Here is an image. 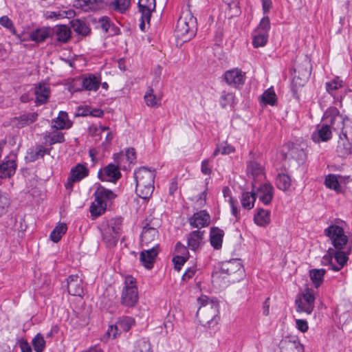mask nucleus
<instances>
[{"instance_id": "f257e3e1", "label": "nucleus", "mask_w": 352, "mask_h": 352, "mask_svg": "<svg viewBox=\"0 0 352 352\" xmlns=\"http://www.w3.org/2000/svg\"><path fill=\"white\" fill-rule=\"evenodd\" d=\"M324 234L329 238L334 249L329 248L323 258L329 261L332 270L338 272L346 263L348 255L351 252V245L348 243V236L344 229L339 226H329L324 230Z\"/></svg>"}, {"instance_id": "f03ea898", "label": "nucleus", "mask_w": 352, "mask_h": 352, "mask_svg": "<svg viewBox=\"0 0 352 352\" xmlns=\"http://www.w3.org/2000/svg\"><path fill=\"white\" fill-rule=\"evenodd\" d=\"M198 302L200 306L197 311V316L200 323L205 327H213L217 323L218 303L206 296L199 297Z\"/></svg>"}, {"instance_id": "7ed1b4c3", "label": "nucleus", "mask_w": 352, "mask_h": 352, "mask_svg": "<svg viewBox=\"0 0 352 352\" xmlns=\"http://www.w3.org/2000/svg\"><path fill=\"white\" fill-rule=\"evenodd\" d=\"M155 177V172L146 167H141L135 170V191L140 197L146 199L151 196L154 190Z\"/></svg>"}, {"instance_id": "20e7f679", "label": "nucleus", "mask_w": 352, "mask_h": 352, "mask_svg": "<svg viewBox=\"0 0 352 352\" xmlns=\"http://www.w3.org/2000/svg\"><path fill=\"white\" fill-rule=\"evenodd\" d=\"M196 19L189 10L182 12L175 27V37L182 42H186L195 35Z\"/></svg>"}, {"instance_id": "39448f33", "label": "nucleus", "mask_w": 352, "mask_h": 352, "mask_svg": "<svg viewBox=\"0 0 352 352\" xmlns=\"http://www.w3.org/2000/svg\"><path fill=\"white\" fill-rule=\"evenodd\" d=\"M243 271V265L239 260L232 259L224 261L221 263L220 269L213 272L212 283L220 288L224 287L230 282L229 280H226L228 276L236 273H242Z\"/></svg>"}, {"instance_id": "423d86ee", "label": "nucleus", "mask_w": 352, "mask_h": 352, "mask_svg": "<svg viewBox=\"0 0 352 352\" xmlns=\"http://www.w3.org/2000/svg\"><path fill=\"white\" fill-rule=\"evenodd\" d=\"M332 116L331 124L333 130L338 133L340 138L352 140V120L343 118L336 108L330 110Z\"/></svg>"}, {"instance_id": "0eeeda50", "label": "nucleus", "mask_w": 352, "mask_h": 352, "mask_svg": "<svg viewBox=\"0 0 352 352\" xmlns=\"http://www.w3.org/2000/svg\"><path fill=\"white\" fill-rule=\"evenodd\" d=\"M138 301V292L135 278L132 276H126L124 279L122 291L120 302L127 307H134Z\"/></svg>"}, {"instance_id": "6e6552de", "label": "nucleus", "mask_w": 352, "mask_h": 352, "mask_svg": "<svg viewBox=\"0 0 352 352\" xmlns=\"http://www.w3.org/2000/svg\"><path fill=\"white\" fill-rule=\"evenodd\" d=\"M316 297L314 291L307 288L301 296H298L296 300V311L299 313H306L309 315L314 309Z\"/></svg>"}, {"instance_id": "1a4fd4ad", "label": "nucleus", "mask_w": 352, "mask_h": 352, "mask_svg": "<svg viewBox=\"0 0 352 352\" xmlns=\"http://www.w3.org/2000/svg\"><path fill=\"white\" fill-rule=\"evenodd\" d=\"M124 156L122 153H117L114 155V160L116 162L117 165L110 164L107 165L104 170H100L98 177L102 181L107 182H116L121 177V173L119 170V166H121L120 158Z\"/></svg>"}, {"instance_id": "9d476101", "label": "nucleus", "mask_w": 352, "mask_h": 352, "mask_svg": "<svg viewBox=\"0 0 352 352\" xmlns=\"http://www.w3.org/2000/svg\"><path fill=\"white\" fill-rule=\"evenodd\" d=\"M121 232L120 223L111 222V223L102 231V240L108 248L116 245Z\"/></svg>"}, {"instance_id": "9b49d317", "label": "nucleus", "mask_w": 352, "mask_h": 352, "mask_svg": "<svg viewBox=\"0 0 352 352\" xmlns=\"http://www.w3.org/2000/svg\"><path fill=\"white\" fill-rule=\"evenodd\" d=\"M7 160L0 164V184L3 179L10 178L16 172V155L14 153L7 157Z\"/></svg>"}, {"instance_id": "f8f14e48", "label": "nucleus", "mask_w": 352, "mask_h": 352, "mask_svg": "<svg viewBox=\"0 0 352 352\" xmlns=\"http://www.w3.org/2000/svg\"><path fill=\"white\" fill-rule=\"evenodd\" d=\"M88 173L89 170L85 165H76L71 170L70 177L68 178L67 182L65 184V188L67 189H72L74 182L80 181L84 177H87Z\"/></svg>"}, {"instance_id": "ddd939ff", "label": "nucleus", "mask_w": 352, "mask_h": 352, "mask_svg": "<svg viewBox=\"0 0 352 352\" xmlns=\"http://www.w3.org/2000/svg\"><path fill=\"white\" fill-rule=\"evenodd\" d=\"M224 78L229 85L238 87L244 83L245 75L241 69L235 68L226 72Z\"/></svg>"}, {"instance_id": "4468645a", "label": "nucleus", "mask_w": 352, "mask_h": 352, "mask_svg": "<svg viewBox=\"0 0 352 352\" xmlns=\"http://www.w3.org/2000/svg\"><path fill=\"white\" fill-rule=\"evenodd\" d=\"M158 247V245L155 244L151 248L141 252L140 261L145 268L148 270L153 268L155 258L159 252Z\"/></svg>"}, {"instance_id": "2eb2a0df", "label": "nucleus", "mask_w": 352, "mask_h": 352, "mask_svg": "<svg viewBox=\"0 0 352 352\" xmlns=\"http://www.w3.org/2000/svg\"><path fill=\"white\" fill-rule=\"evenodd\" d=\"M311 63L307 56L298 60L294 69V72L297 74L298 78L304 82L309 78L311 74Z\"/></svg>"}, {"instance_id": "dca6fc26", "label": "nucleus", "mask_w": 352, "mask_h": 352, "mask_svg": "<svg viewBox=\"0 0 352 352\" xmlns=\"http://www.w3.org/2000/svg\"><path fill=\"white\" fill-rule=\"evenodd\" d=\"M67 290L72 296H81L83 294L82 278L78 274L69 276L67 278Z\"/></svg>"}, {"instance_id": "f3484780", "label": "nucleus", "mask_w": 352, "mask_h": 352, "mask_svg": "<svg viewBox=\"0 0 352 352\" xmlns=\"http://www.w3.org/2000/svg\"><path fill=\"white\" fill-rule=\"evenodd\" d=\"M204 233L199 230L190 232L186 237L188 248L194 252L198 251L204 243Z\"/></svg>"}, {"instance_id": "a211bd4d", "label": "nucleus", "mask_w": 352, "mask_h": 352, "mask_svg": "<svg viewBox=\"0 0 352 352\" xmlns=\"http://www.w3.org/2000/svg\"><path fill=\"white\" fill-rule=\"evenodd\" d=\"M331 124H322L318 126L316 130L311 135L312 140L316 143L327 142L332 137Z\"/></svg>"}, {"instance_id": "6ab92c4d", "label": "nucleus", "mask_w": 352, "mask_h": 352, "mask_svg": "<svg viewBox=\"0 0 352 352\" xmlns=\"http://www.w3.org/2000/svg\"><path fill=\"white\" fill-rule=\"evenodd\" d=\"M82 89L89 91H96L101 84L100 75L93 74H85L82 77Z\"/></svg>"}, {"instance_id": "aec40b11", "label": "nucleus", "mask_w": 352, "mask_h": 352, "mask_svg": "<svg viewBox=\"0 0 352 352\" xmlns=\"http://www.w3.org/2000/svg\"><path fill=\"white\" fill-rule=\"evenodd\" d=\"M210 217L206 210H201L195 213L189 218L190 225L196 228L207 227L210 224Z\"/></svg>"}, {"instance_id": "412c9836", "label": "nucleus", "mask_w": 352, "mask_h": 352, "mask_svg": "<svg viewBox=\"0 0 352 352\" xmlns=\"http://www.w3.org/2000/svg\"><path fill=\"white\" fill-rule=\"evenodd\" d=\"M50 88L47 84L39 83L34 88L36 96L35 102L37 105L45 104L47 102L50 96Z\"/></svg>"}, {"instance_id": "4be33fe9", "label": "nucleus", "mask_w": 352, "mask_h": 352, "mask_svg": "<svg viewBox=\"0 0 352 352\" xmlns=\"http://www.w3.org/2000/svg\"><path fill=\"white\" fill-rule=\"evenodd\" d=\"M274 188L272 185L269 184H264L261 185L255 192L256 196L264 204H269L273 198Z\"/></svg>"}, {"instance_id": "5701e85b", "label": "nucleus", "mask_w": 352, "mask_h": 352, "mask_svg": "<svg viewBox=\"0 0 352 352\" xmlns=\"http://www.w3.org/2000/svg\"><path fill=\"white\" fill-rule=\"evenodd\" d=\"M138 6L143 21L149 23L151 12L155 9V0H139Z\"/></svg>"}, {"instance_id": "b1692460", "label": "nucleus", "mask_w": 352, "mask_h": 352, "mask_svg": "<svg viewBox=\"0 0 352 352\" xmlns=\"http://www.w3.org/2000/svg\"><path fill=\"white\" fill-rule=\"evenodd\" d=\"M52 34L53 30L52 28L49 27H42L30 33V40L36 43H41L52 36Z\"/></svg>"}, {"instance_id": "393cba45", "label": "nucleus", "mask_w": 352, "mask_h": 352, "mask_svg": "<svg viewBox=\"0 0 352 352\" xmlns=\"http://www.w3.org/2000/svg\"><path fill=\"white\" fill-rule=\"evenodd\" d=\"M280 352H304L303 345L298 340L285 339L280 343Z\"/></svg>"}, {"instance_id": "a878e982", "label": "nucleus", "mask_w": 352, "mask_h": 352, "mask_svg": "<svg viewBox=\"0 0 352 352\" xmlns=\"http://www.w3.org/2000/svg\"><path fill=\"white\" fill-rule=\"evenodd\" d=\"M158 236L157 230L147 225L144 227L141 234V244L142 246H148L150 243L157 239Z\"/></svg>"}, {"instance_id": "bb28decb", "label": "nucleus", "mask_w": 352, "mask_h": 352, "mask_svg": "<svg viewBox=\"0 0 352 352\" xmlns=\"http://www.w3.org/2000/svg\"><path fill=\"white\" fill-rule=\"evenodd\" d=\"M247 173L254 180H262L265 178L263 167L254 160L248 162L247 164Z\"/></svg>"}, {"instance_id": "cd10ccee", "label": "nucleus", "mask_w": 352, "mask_h": 352, "mask_svg": "<svg viewBox=\"0 0 352 352\" xmlns=\"http://www.w3.org/2000/svg\"><path fill=\"white\" fill-rule=\"evenodd\" d=\"M342 181L343 178L342 176L330 174L326 177L325 185L327 188L339 193L342 191Z\"/></svg>"}, {"instance_id": "c85d7f7f", "label": "nucleus", "mask_w": 352, "mask_h": 352, "mask_svg": "<svg viewBox=\"0 0 352 352\" xmlns=\"http://www.w3.org/2000/svg\"><path fill=\"white\" fill-rule=\"evenodd\" d=\"M336 151L342 157H345L352 153V140L339 137Z\"/></svg>"}, {"instance_id": "c756f323", "label": "nucleus", "mask_w": 352, "mask_h": 352, "mask_svg": "<svg viewBox=\"0 0 352 352\" xmlns=\"http://www.w3.org/2000/svg\"><path fill=\"white\" fill-rule=\"evenodd\" d=\"M53 33L55 34L56 39L60 43H67L71 38V30L65 25H56Z\"/></svg>"}, {"instance_id": "7c9ffc66", "label": "nucleus", "mask_w": 352, "mask_h": 352, "mask_svg": "<svg viewBox=\"0 0 352 352\" xmlns=\"http://www.w3.org/2000/svg\"><path fill=\"white\" fill-rule=\"evenodd\" d=\"M146 104L150 107H159L161 105V95L156 96L154 94L153 89L148 87L144 96Z\"/></svg>"}, {"instance_id": "2f4dec72", "label": "nucleus", "mask_w": 352, "mask_h": 352, "mask_svg": "<svg viewBox=\"0 0 352 352\" xmlns=\"http://www.w3.org/2000/svg\"><path fill=\"white\" fill-rule=\"evenodd\" d=\"M54 127L56 129H69L72 126V122L68 119L67 113L60 111L58 117L54 120Z\"/></svg>"}, {"instance_id": "473e14b6", "label": "nucleus", "mask_w": 352, "mask_h": 352, "mask_svg": "<svg viewBox=\"0 0 352 352\" xmlns=\"http://www.w3.org/2000/svg\"><path fill=\"white\" fill-rule=\"evenodd\" d=\"M96 199L102 201L107 204V201H111L116 197L113 191L102 186H99L95 192Z\"/></svg>"}, {"instance_id": "72a5a7b5", "label": "nucleus", "mask_w": 352, "mask_h": 352, "mask_svg": "<svg viewBox=\"0 0 352 352\" xmlns=\"http://www.w3.org/2000/svg\"><path fill=\"white\" fill-rule=\"evenodd\" d=\"M74 31L78 34L87 36L90 32V28L87 23L80 19H74L70 22Z\"/></svg>"}, {"instance_id": "f704fd0d", "label": "nucleus", "mask_w": 352, "mask_h": 352, "mask_svg": "<svg viewBox=\"0 0 352 352\" xmlns=\"http://www.w3.org/2000/svg\"><path fill=\"white\" fill-rule=\"evenodd\" d=\"M254 221L259 226H265L270 222V213L268 210L259 209L254 215Z\"/></svg>"}, {"instance_id": "c9c22d12", "label": "nucleus", "mask_w": 352, "mask_h": 352, "mask_svg": "<svg viewBox=\"0 0 352 352\" xmlns=\"http://www.w3.org/2000/svg\"><path fill=\"white\" fill-rule=\"evenodd\" d=\"M223 231L214 228L210 231V243L215 249H219L222 245Z\"/></svg>"}, {"instance_id": "e433bc0d", "label": "nucleus", "mask_w": 352, "mask_h": 352, "mask_svg": "<svg viewBox=\"0 0 352 352\" xmlns=\"http://www.w3.org/2000/svg\"><path fill=\"white\" fill-rule=\"evenodd\" d=\"M326 270L324 269H313L309 271V277L316 288H318L323 282Z\"/></svg>"}, {"instance_id": "4c0bfd02", "label": "nucleus", "mask_w": 352, "mask_h": 352, "mask_svg": "<svg viewBox=\"0 0 352 352\" xmlns=\"http://www.w3.org/2000/svg\"><path fill=\"white\" fill-rule=\"evenodd\" d=\"M67 230V227L66 223H58L52 231L50 236V239L54 243L58 242L62 236L66 233Z\"/></svg>"}, {"instance_id": "58836bf2", "label": "nucleus", "mask_w": 352, "mask_h": 352, "mask_svg": "<svg viewBox=\"0 0 352 352\" xmlns=\"http://www.w3.org/2000/svg\"><path fill=\"white\" fill-rule=\"evenodd\" d=\"M276 184L278 189L287 191L292 185V180L289 176L286 174H278L276 179Z\"/></svg>"}, {"instance_id": "ea45409f", "label": "nucleus", "mask_w": 352, "mask_h": 352, "mask_svg": "<svg viewBox=\"0 0 352 352\" xmlns=\"http://www.w3.org/2000/svg\"><path fill=\"white\" fill-rule=\"evenodd\" d=\"M256 200L255 192H243L241 195V202L242 206L245 209H251L254 207Z\"/></svg>"}, {"instance_id": "a19ab883", "label": "nucleus", "mask_w": 352, "mask_h": 352, "mask_svg": "<svg viewBox=\"0 0 352 352\" xmlns=\"http://www.w3.org/2000/svg\"><path fill=\"white\" fill-rule=\"evenodd\" d=\"M107 204L96 199L95 197V201L90 206V212L93 217H98L105 212Z\"/></svg>"}, {"instance_id": "79ce46f5", "label": "nucleus", "mask_w": 352, "mask_h": 352, "mask_svg": "<svg viewBox=\"0 0 352 352\" xmlns=\"http://www.w3.org/2000/svg\"><path fill=\"white\" fill-rule=\"evenodd\" d=\"M135 324V320L129 316L120 318L116 323L121 331H128Z\"/></svg>"}, {"instance_id": "37998d69", "label": "nucleus", "mask_w": 352, "mask_h": 352, "mask_svg": "<svg viewBox=\"0 0 352 352\" xmlns=\"http://www.w3.org/2000/svg\"><path fill=\"white\" fill-rule=\"evenodd\" d=\"M252 36V44L256 48L265 46L267 42L268 34L260 33V32L258 31H254Z\"/></svg>"}, {"instance_id": "c03bdc74", "label": "nucleus", "mask_w": 352, "mask_h": 352, "mask_svg": "<svg viewBox=\"0 0 352 352\" xmlns=\"http://www.w3.org/2000/svg\"><path fill=\"white\" fill-rule=\"evenodd\" d=\"M343 85L344 82L338 76L334 78L331 81L327 82L325 84L327 91L331 95H333L335 91L342 87Z\"/></svg>"}, {"instance_id": "a18cd8bd", "label": "nucleus", "mask_w": 352, "mask_h": 352, "mask_svg": "<svg viewBox=\"0 0 352 352\" xmlns=\"http://www.w3.org/2000/svg\"><path fill=\"white\" fill-rule=\"evenodd\" d=\"M46 153V149L41 146H37L35 149H32L28 152L26 160L30 162H34L38 158H42Z\"/></svg>"}, {"instance_id": "49530a36", "label": "nucleus", "mask_w": 352, "mask_h": 352, "mask_svg": "<svg viewBox=\"0 0 352 352\" xmlns=\"http://www.w3.org/2000/svg\"><path fill=\"white\" fill-rule=\"evenodd\" d=\"M32 346L36 352H43L45 347V341L41 333H38L33 338Z\"/></svg>"}, {"instance_id": "de8ad7c7", "label": "nucleus", "mask_w": 352, "mask_h": 352, "mask_svg": "<svg viewBox=\"0 0 352 352\" xmlns=\"http://www.w3.org/2000/svg\"><path fill=\"white\" fill-rule=\"evenodd\" d=\"M261 97L262 101L267 104L274 105L276 101V96L272 88L267 89Z\"/></svg>"}, {"instance_id": "09e8293b", "label": "nucleus", "mask_w": 352, "mask_h": 352, "mask_svg": "<svg viewBox=\"0 0 352 352\" xmlns=\"http://www.w3.org/2000/svg\"><path fill=\"white\" fill-rule=\"evenodd\" d=\"M234 96L232 93L223 91L220 97V104L223 108L231 106L234 103Z\"/></svg>"}, {"instance_id": "8fccbe9b", "label": "nucleus", "mask_w": 352, "mask_h": 352, "mask_svg": "<svg viewBox=\"0 0 352 352\" xmlns=\"http://www.w3.org/2000/svg\"><path fill=\"white\" fill-rule=\"evenodd\" d=\"M234 151V148L231 145L226 143L221 144L217 146L212 154V157H214L217 156L219 153H221L222 155H227L233 153Z\"/></svg>"}, {"instance_id": "3c124183", "label": "nucleus", "mask_w": 352, "mask_h": 352, "mask_svg": "<svg viewBox=\"0 0 352 352\" xmlns=\"http://www.w3.org/2000/svg\"><path fill=\"white\" fill-rule=\"evenodd\" d=\"M111 5L116 10L122 13L129 8L130 0H114Z\"/></svg>"}, {"instance_id": "603ef678", "label": "nucleus", "mask_w": 352, "mask_h": 352, "mask_svg": "<svg viewBox=\"0 0 352 352\" xmlns=\"http://www.w3.org/2000/svg\"><path fill=\"white\" fill-rule=\"evenodd\" d=\"M270 28V23L268 16H264L256 29L254 31L260 32V33L268 34Z\"/></svg>"}, {"instance_id": "864d4df0", "label": "nucleus", "mask_w": 352, "mask_h": 352, "mask_svg": "<svg viewBox=\"0 0 352 352\" xmlns=\"http://www.w3.org/2000/svg\"><path fill=\"white\" fill-rule=\"evenodd\" d=\"M0 25L9 30L12 34H16L14 24L7 16H3L0 18Z\"/></svg>"}, {"instance_id": "5fc2aeb1", "label": "nucleus", "mask_w": 352, "mask_h": 352, "mask_svg": "<svg viewBox=\"0 0 352 352\" xmlns=\"http://www.w3.org/2000/svg\"><path fill=\"white\" fill-rule=\"evenodd\" d=\"M49 141L51 144L56 143H63L65 141L64 135L59 131H55L51 133L49 136Z\"/></svg>"}, {"instance_id": "6e6d98bb", "label": "nucleus", "mask_w": 352, "mask_h": 352, "mask_svg": "<svg viewBox=\"0 0 352 352\" xmlns=\"http://www.w3.org/2000/svg\"><path fill=\"white\" fill-rule=\"evenodd\" d=\"M106 130H109L108 126H104L102 125L97 126L96 124H92L89 128V133L91 136H97L100 135L101 133L104 132Z\"/></svg>"}, {"instance_id": "4d7b16f0", "label": "nucleus", "mask_w": 352, "mask_h": 352, "mask_svg": "<svg viewBox=\"0 0 352 352\" xmlns=\"http://www.w3.org/2000/svg\"><path fill=\"white\" fill-rule=\"evenodd\" d=\"M37 113H30L20 116V120L23 125H28L34 122L37 118Z\"/></svg>"}, {"instance_id": "13d9d810", "label": "nucleus", "mask_w": 352, "mask_h": 352, "mask_svg": "<svg viewBox=\"0 0 352 352\" xmlns=\"http://www.w3.org/2000/svg\"><path fill=\"white\" fill-rule=\"evenodd\" d=\"M10 205L9 199L6 195L0 192V216L5 214Z\"/></svg>"}, {"instance_id": "bf43d9fd", "label": "nucleus", "mask_w": 352, "mask_h": 352, "mask_svg": "<svg viewBox=\"0 0 352 352\" xmlns=\"http://www.w3.org/2000/svg\"><path fill=\"white\" fill-rule=\"evenodd\" d=\"M121 333L117 324L110 325L106 335L108 338L115 339Z\"/></svg>"}, {"instance_id": "052dcab7", "label": "nucleus", "mask_w": 352, "mask_h": 352, "mask_svg": "<svg viewBox=\"0 0 352 352\" xmlns=\"http://www.w3.org/2000/svg\"><path fill=\"white\" fill-rule=\"evenodd\" d=\"M90 10H97L104 7V0H87Z\"/></svg>"}, {"instance_id": "680f3d73", "label": "nucleus", "mask_w": 352, "mask_h": 352, "mask_svg": "<svg viewBox=\"0 0 352 352\" xmlns=\"http://www.w3.org/2000/svg\"><path fill=\"white\" fill-rule=\"evenodd\" d=\"M291 155L293 157L297 160H302L305 159L306 154L303 148H292L290 151Z\"/></svg>"}, {"instance_id": "e2e57ef3", "label": "nucleus", "mask_w": 352, "mask_h": 352, "mask_svg": "<svg viewBox=\"0 0 352 352\" xmlns=\"http://www.w3.org/2000/svg\"><path fill=\"white\" fill-rule=\"evenodd\" d=\"M188 256H176L173 257V262L175 264V267L177 270L181 269L182 265H183L185 262L187 261Z\"/></svg>"}, {"instance_id": "0e129e2a", "label": "nucleus", "mask_w": 352, "mask_h": 352, "mask_svg": "<svg viewBox=\"0 0 352 352\" xmlns=\"http://www.w3.org/2000/svg\"><path fill=\"white\" fill-rule=\"evenodd\" d=\"M296 327L302 333L307 332L309 329L307 320L302 319L296 320Z\"/></svg>"}, {"instance_id": "69168bd1", "label": "nucleus", "mask_w": 352, "mask_h": 352, "mask_svg": "<svg viewBox=\"0 0 352 352\" xmlns=\"http://www.w3.org/2000/svg\"><path fill=\"white\" fill-rule=\"evenodd\" d=\"M74 6L76 8L82 9L85 12L90 10V9L88 8L89 6L87 0H76Z\"/></svg>"}, {"instance_id": "338daca9", "label": "nucleus", "mask_w": 352, "mask_h": 352, "mask_svg": "<svg viewBox=\"0 0 352 352\" xmlns=\"http://www.w3.org/2000/svg\"><path fill=\"white\" fill-rule=\"evenodd\" d=\"M175 251L177 252V254H179V256H188V252L187 248L179 242H178L176 244Z\"/></svg>"}, {"instance_id": "774afa93", "label": "nucleus", "mask_w": 352, "mask_h": 352, "mask_svg": "<svg viewBox=\"0 0 352 352\" xmlns=\"http://www.w3.org/2000/svg\"><path fill=\"white\" fill-rule=\"evenodd\" d=\"M98 24L104 32H108L110 27V22L107 18H102L99 19Z\"/></svg>"}]
</instances>
